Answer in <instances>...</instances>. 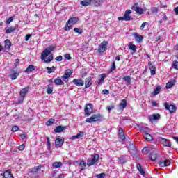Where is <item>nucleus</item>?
<instances>
[{
    "label": "nucleus",
    "instance_id": "obj_55",
    "mask_svg": "<svg viewBox=\"0 0 178 178\" xmlns=\"http://www.w3.org/2000/svg\"><path fill=\"white\" fill-rule=\"evenodd\" d=\"M63 59V57H62V56H58L56 57V60L57 62H62Z\"/></svg>",
    "mask_w": 178,
    "mask_h": 178
},
{
    "label": "nucleus",
    "instance_id": "obj_56",
    "mask_svg": "<svg viewBox=\"0 0 178 178\" xmlns=\"http://www.w3.org/2000/svg\"><path fill=\"white\" fill-rule=\"evenodd\" d=\"M23 101H24V97L19 96L18 99L19 104H23Z\"/></svg>",
    "mask_w": 178,
    "mask_h": 178
},
{
    "label": "nucleus",
    "instance_id": "obj_36",
    "mask_svg": "<svg viewBox=\"0 0 178 178\" xmlns=\"http://www.w3.org/2000/svg\"><path fill=\"white\" fill-rule=\"evenodd\" d=\"M54 169H58V168H60L62 166V162H55L53 163Z\"/></svg>",
    "mask_w": 178,
    "mask_h": 178
},
{
    "label": "nucleus",
    "instance_id": "obj_15",
    "mask_svg": "<svg viewBox=\"0 0 178 178\" xmlns=\"http://www.w3.org/2000/svg\"><path fill=\"white\" fill-rule=\"evenodd\" d=\"M149 120L150 122H154V120H159L161 119V115L159 114H152L148 116Z\"/></svg>",
    "mask_w": 178,
    "mask_h": 178
},
{
    "label": "nucleus",
    "instance_id": "obj_52",
    "mask_svg": "<svg viewBox=\"0 0 178 178\" xmlns=\"http://www.w3.org/2000/svg\"><path fill=\"white\" fill-rule=\"evenodd\" d=\"M105 176H106L105 173L103 172V173H100V174L97 175L96 177H97V178H105Z\"/></svg>",
    "mask_w": 178,
    "mask_h": 178
},
{
    "label": "nucleus",
    "instance_id": "obj_11",
    "mask_svg": "<svg viewBox=\"0 0 178 178\" xmlns=\"http://www.w3.org/2000/svg\"><path fill=\"white\" fill-rule=\"evenodd\" d=\"M63 143H65V140L57 138L55 141L56 148H60L63 145Z\"/></svg>",
    "mask_w": 178,
    "mask_h": 178
},
{
    "label": "nucleus",
    "instance_id": "obj_58",
    "mask_svg": "<svg viewBox=\"0 0 178 178\" xmlns=\"http://www.w3.org/2000/svg\"><path fill=\"white\" fill-rule=\"evenodd\" d=\"M102 94L105 95H108V94H109V90H106V89H104L102 90Z\"/></svg>",
    "mask_w": 178,
    "mask_h": 178
},
{
    "label": "nucleus",
    "instance_id": "obj_21",
    "mask_svg": "<svg viewBox=\"0 0 178 178\" xmlns=\"http://www.w3.org/2000/svg\"><path fill=\"white\" fill-rule=\"evenodd\" d=\"M136 127H139L140 131H143V134L146 133H149V128L147 127H140V125L136 124Z\"/></svg>",
    "mask_w": 178,
    "mask_h": 178
},
{
    "label": "nucleus",
    "instance_id": "obj_64",
    "mask_svg": "<svg viewBox=\"0 0 178 178\" xmlns=\"http://www.w3.org/2000/svg\"><path fill=\"white\" fill-rule=\"evenodd\" d=\"M174 12H175L176 15H178V6L174 8Z\"/></svg>",
    "mask_w": 178,
    "mask_h": 178
},
{
    "label": "nucleus",
    "instance_id": "obj_40",
    "mask_svg": "<svg viewBox=\"0 0 178 178\" xmlns=\"http://www.w3.org/2000/svg\"><path fill=\"white\" fill-rule=\"evenodd\" d=\"M129 49L131 51H134V52H136L137 51V46H136L133 44H129Z\"/></svg>",
    "mask_w": 178,
    "mask_h": 178
},
{
    "label": "nucleus",
    "instance_id": "obj_1",
    "mask_svg": "<svg viewBox=\"0 0 178 178\" xmlns=\"http://www.w3.org/2000/svg\"><path fill=\"white\" fill-rule=\"evenodd\" d=\"M54 49H55V48L52 47L46 48L41 55L42 60H44L45 63H49V62H52L54 56L51 55V52H52ZM49 55L50 56H49ZM47 56H49L48 58H46Z\"/></svg>",
    "mask_w": 178,
    "mask_h": 178
},
{
    "label": "nucleus",
    "instance_id": "obj_47",
    "mask_svg": "<svg viewBox=\"0 0 178 178\" xmlns=\"http://www.w3.org/2000/svg\"><path fill=\"white\" fill-rule=\"evenodd\" d=\"M92 3H93V5H95V6L97 8L101 5V3H99V2H98L97 0H92Z\"/></svg>",
    "mask_w": 178,
    "mask_h": 178
},
{
    "label": "nucleus",
    "instance_id": "obj_13",
    "mask_svg": "<svg viewBox=\"0 0 178 178\" xmlns=\"http://www.w3.org/2000/svg\"><path fill=\"white\" fill-rule=\"evenodd\" d=\"M149 69L151 72V75L154 76V74H156V67H155V65H154L152 63H149Z\"/></svg>",
    "mask_w": 178,
    "mask_h": 178
},
{
    "label": "nucleus",
    "instance_id": "obj_41",
    "mask_svg": "<svg viewBox=\"0 0 178 178\" xmlns=\"http://www.w3.org/2000/svg\"><path fill=\"white\" fill-rule=\"evenodd\" d=\"M173 86H175V81L172 82H168L166 84V88L167 90H169L170 88H172V87H173Z\"/></svg>",
    "mask_w": 178,
    "mask_h": 178
},
{
    "label": "nucleus",
    "instance_id": "obj_22",
    "mask_svg": "<svg viewBox=\"0 0 178 178\" xmlns=\"http://www.w3.org/2000/svg\"><path fill=\"white\" fill-rule=\"evenodd\" d=\"M67 129V127H63V126H58L55 128L54 132L55 133H62L63 130H66Z\"/></svg>",
    "mask_w": 178,
    "mask_h": 178
},
{
    "label": "nucleus",
    "instance_id": "obj_27",
    "mask_svg": "<svg viewBox=\"0 0 178 178\" xmlns=\"http://www.w3.org/2000/svg\"><path fill=\"white\" fill-rule=\"evenodd\" d=\"M101 79L99 80L98 82H95L96 86H99L102 83H104V80H105V78L106 77V75L105 74H102L100 75Z\"/></svg>",
    "mask_w": 178,
    "mask_h": 178
},
{
    "label": "nucleus",
    "instance_id": "obj_20",
    "mask_svg": "<svg viewBox=\"0 0 178 178\" xmlns=\"http://www.w3.org/2000/svg\"><path fill=\"white\" fill-rule=\"evenodd\" d=\"M29 90H30V87L27 86L23 89L21 90L20 92H19V96L20 97H26V94H27L29 92Z\"/></svg>",
    "mask_w": 178,
    "mask_h": 178
},
{
    "label": "nucleus",
    "instance_id": "obj_25",
    "mask_svg": "<svg viewBox=\"0 0 178 178\" xmlns=\"http://www.w3.org/2000/svg\"><path fill=\"white\" fill-rule=\"evenodd\" d=\"M149 132L143 134V137L147 141H152V136H151V134H149Z\"/></svg>",
    "mask_w": 178,
    "mask_h": 178
},
{
    "label": "nucleus",
    "instance_id": "obj_39",
    "mask_svg": "<svg viewBox=\"0 0 178 178\" xmlns=\"http://www.w3.org/2000/svg\"><path fill=\"white\" fill-rule=\"evenodd\" d=\"M54 92V88L52 86H50L49 85L47 86V93L49 95L52 94Z\"/></svg>",
    "mask_w": 178,
    "mask_h": 178
},
{
    "label": "nucleus",
    "instance_id": "obj_24",
    "mask_svg": "<svg viewBox=\"0 0 178 178\" xmlns=\"http://www.w3.org/2000/svg\"><path fill=\"white\" fill-rule=\"evenodd\" d=\"M35 70V67L33 65H30L25 70V73H31V72H34Z\"/></svg>",
    "mask_w": 178,
    "mask_h": 178
},
{
    "label": "nucleus",
    "instance_id": "obj_14",
    "mask_svg": "<svg viewBox=\"0 0 178 178\" xmlns=\"http://www.w3.org/2000/svg\"><path fill=\"white\" fill-rule=\"evenodd\" d=\"M159 165L161 168H165L170 165V161L169 160H161L159 162Z\"/></svg>",
    "mask_w": 178,
    "mask_h": 178
},
{
    "label": "nucleus",
    "instance_id": "obj_5",
    "mask_svg": "<svg viewBox=\"0 0 178 178\" xmlns=\"http://www.w3.org/2000/svg\"><path fill=\"white\" fill-rule=\"evenodd\" d=\"M131 13V10H127L124 14V16L118 17V20H124L125 22L131 20V17H130Z\"/></svg>",
    "mask_w": 178,
    "mask_h": 178
},
{
    "label": "nucleus",
    "instance_id": "obj_43",
    "mask_svg": "<svg viewBox=\"0 0 178 178\" xmlns=\"http://www.w3.org/2000/svg\"><path fill=\"white\" fill-rule=\"evenodd\" d=\"M18 76H19V74H17V72H15V73L10 74V77H11L12 80H16V79H17Z\"/></svg>",
    "mask_w": 178,
    "mask_h": 178
},
{
    "label": "nucleus",
    "instance_id": "obj_50",
    "mask_svg": "<svg viewBox=\"0 0 178 178\" xmlns=\"http://www.w3.org/2000/svg\"><path fill=\"white\" fill-rule=\"evenodd\" d=\"M143 154H148L149 152V147H144L142 150Z\"/></svg>",
    "mask_w": 178,
    "mask_h": 178
},
{
    "label": "nucleus",
    "instance_id": "obj_31",
    "mask_svg": "<svg viewBox=\"0 0 178 178\" xmlns=\"http://www.w3.org/2000/svg\"><path fill=\"white\" fill-rule=\"evenodd\" d=\"M84 137V132L79 131L76 136H73L72 138L74 139H79Z\"/></svg>",
    "mask_w": 178,
    "mask_h": 178
},
{
    "label": "nucleus",
    "instance_id": "obj_28",
    "mask_svg": "<svg viewBox=\"0 0 178 178\" xmlns=\"http://www.w3.org/2000/svg\"><path fill=\"white\" fill-rule=\"evenodd\" d=\"M149 157H150V159H152V161H156V158H158V154H156L155 151L150 152Z\"/></svg>",
    "mask_w": 178,
    "mask_h": 178
},
{
    "label": "nucleus",
    "instance_id": "obj_62",
    "mask_svg": "<svg viewBox=\"0 0 178 178\" xmlns=\"http://www.w3.org/2000/svg\"><path fill=\"white\" fill-rule=\"evenodd\" d=\"M113 108H114L113 105L107 106L108 111H112V109H113Z\"/></svg>",
    "mask_w": 178,
    "mask_h": 178
},
{
    "label": "nucleus",
    "instance_id": "obj_23",
    "mask_svg": "<svg viewBox=\"0 0 178 178\" xmlns=\"http://www.w3.org/2000/svg\"><path fill=\"white\" fill-rule=\"evenodd\" d=\"M91 3H92V0H84L80 2L82 6H90Z\"/></svg>",
    "mask_w": 178,
    "mask_h": 178
},
{
    "label": "nucleus",
    "instance_id": "obj_19",
    "mask_svg": "<svg viewBox=\"0 0 178 178\" xmlns=\"http://www.w3.org/2000/svg\"><path fill=\"white\" fill-rule=\"evenodd\" d=\"M72 83L77 86H84V81L83 79H74Z\"/></svg>",
    "mask_w": 178,
    "mask_h": 178
},
{
    "label": "nucleus",
    "instance_id": "obj_38",
    "mask_svg": "<svg viewBox=\"0 0 178 178\" xmlns=\"http://www.w3.org/2000/svg\"><path fill=\"white\" fill-rule=\"evenodd\" d=\"M32 171L35 173H41V166H36L32 169Z\"/></svg>",
    "mask_w": 178,
    "mask_h": 178
},
{
    "label": "nucleus",
    "instance_id": "obj_32",
    "mask_svg": "<svg viewBox=\"0 0 178 178\" xmlns=\"http://www.w3.org/2000/svg\"><path fill=\"white\" fill-rule=\"evenodd\" d=\"M54 83L56 86H63V81L61 79L57 78L54 80Z\"/></svg>",
    "mask_w": 178,
    "mask_h": 178
},
{
    "label": "nucleus",
    "instance_id": "obj_8",
    "mask_svg": "<svg viewBox=\"0 0 178 178\" xmlns=\"http://www.w3.org/2000/svg\"><path fill=\"white\" fill-rule=\"evenodd\" d=\"M164 106L167 111H169L170 113H173L176 111V106L173 104L169 105V103L165 102Z\"/></svg>",
    "mask_w": 178,
    "mask_h": 178
},
{
    "label": "nucleus",
    "instance_id": "obj_44",
    "mask_svg": "<svg viewBox=\"0 0 178 178\" xmlns=\"http://www.w3.org/2000/svg\"><path fill=\"white\" fill-rule=\"evenodd\" d=\"M15 31V27H10L8 28L6 31V33L7 34H10V33H13V31Z\"/></svg>",
    "mask_w": 178,
    "mask_h": 178
},
{
    "label": "nucleus",
    "instance_id": "obj_60",
    "mask_svg": "<svg viewBox=\"0 0 178 178\" xmlns=\"http://www.w3.org/2000/svg\"><path fill=\"white\" fill-rule=\"evenodd\" d=\"M31 34H27L25 36V41H29V40H30V38L31 37Z\"/></svg>",
    "mask_w": 178,
    "mask_h": 178
},
{
    "label": "nucleus",
    "instance_id": "obj_37",
    "mask_svg": "<svg viewBox=\"0 0 178 178\" xmlns=\"http://www.w3.org/2000/svg\"><path fill=\"white\" fill-rule=\"evenodd\" d=\"M123 79L124 80V81L126 82V84L127 86H129V84H131V79L130 78V76H124L123 78Z\"/></svg>",
    "mask_w": 178,
    "mask_h": 178
},
{
    "label": "nucleus",
    "instance_id": "obj_16",
    "mask_svg": "<svg viewBox=\"0 0 178 178\" xmlns=\"http://www.w3.org/2000/svg\"><path fill=\"white\" fill-rule=\"evenodd\" d=\"M133 35L136 42H138V44H140V42H143V35H138V33H134Z\"/></svg>",
    "mask_w": 178,
    "mask_h": 178
},
{
    "label": "nucleus",
    "instance_id": "obj_4",
    "mask_svg": "<svg viewBox=\"0 0 178 178\" xmlns=\"http://www.w3.org/2000/svg\"><path fill=\"white\" fill-rule=\"evenodd\" d=\"M108 41L102 42L98 47L97 52H99V54H104L105 51H106V47H108Z\"/></svg>",
    "mask_w": 178,
    "mask_h": 178
},
{
    "label": "nucleus",
    "instance_id": "obj_26",
    "mask_svg": "<svg viewBox=\"0 0 178 178\" xmlns=\"http://www.w3.org/2000/svg\"><path fill=\"white\" fill-rule=\"evenodd\" d=\"M119 106H120V109H124V108L127 106V101L124 99H122Z\"/></svg>",
    "mask_w": 178,
    "mask_h": 178
},
{
    "label": "nucleus",
    "instance_id": "obj_17",
    "mask_svg": "<svg viewBox=\"0 0 178 178\" xmlns=\"http://www.w3.org/2000/svg\"><path fill=\"white\" fill-rule=\"evenodd\" d=\"M10 47H12V43L10 42V40L8 39H6L4 41V48L6 51H10Z\"/></svg>",
    "mask_w": 178,
    "mask_h": 178
},
{
    "label": "nucleus",
    "instance_id": "obj_6",
    "mask_svg": "<svg viewBox=\"0 0 178 178\" xmlns=\"http://www.w3.org/2000/svg\"><path fill=\"white\" fill-rule=\"evenodd\" d=\"M99 160V155H98L97 154H95L93 155V157L91 160H89L87 162V165L88 166H92V165H95V163H97V162H98V161Z\"/></svg>",
    "mask_w": 178,
    "mask_h": 178
},
{
    "label": "nucleus",
    "instance_id": "obj_3",
    "mask_svg": "<svg viewBox=\"0 0 178 178\" xmlns=\"http://www.w3.org/2000/svg\"><path fill=\"white\" fill-rule=\"evenodd\" d=\"M102 118L101 114H95L90 118H86V123H95V122H99Z\"/></svg>",
    "mask_w": 178,
    "mask_h": 178
},
{
    "label": "nucleus",
    "instance_id": "obj_2",
    "mask_svg": "<svg viewBox=\"0 0 178 178\" xmlns=\"http://www.w3.org/2000/svg\"><path fill=\"white\" fill-rule=\"evenodd\" d=\"M79 22V17H72L69 19V20L67 22L66 25H65V30L66 31L70 30L72 27H73V25L76 24Z\"/></svg>",
    "mask_w": 178,
    "mask_h": 178
},
{
    "label": "nucleus",
    "instance_id": "obj_49",
    "mask_svg": "<svg viewBox=\"0 0 178 178\" xmlns=\"http://www.w3.org/2000/svg\"><path fill=\"white\" fill-rule=\"evenodd\" d=\"M172 67H173V69H176L177 70H178V62L177 61H174L172 63Z\"/></svg>",
    "mask_w": 178,
    "mask_h": 178
},
{
    "label": "nucleus",
    "instance_id": "obj_48",
    "mask_svg": "<svg viewBox=\"0 0 178 178\" xmlns=\"http://www.w3.org/2000/svg\"><path fill=\"white\" fill-rule=\"evenodd\" d=\"M159 11V10L156 7H153L152 8V12L154 13V15H156Z\"/></svg>",
    "mask_w": 178,
    "mask_h": 178
},
{
    "label": "nucleus",
    "instance_id": "obj_7",
    "mask_svg": "<svg viewBox=\"0 0 178 178\" xmlns=\"http://www.w3.org/2000/svg\"><path fill=\"white\" fill-rule=\"evenodd\" d=\"M72 76V70L70 69H67L65 71V73L64 75L61 76V79L63 81H65V83H67L69 81V78Z\"/></svg>",
    "mask_w": 178,
    "mask_h": 178
},
{
    "label": "nucleus",
    "instance_id": "obj_63",
    "mask_svg": "<svg viewBox=\"0 0 178 178\" xmlns=\"http://www.w3.org/2000/svg\"><path fill=\"white\" fill-rule=\"evenodd\" d=\"M65 59H68V60L72 59V57H70V54H65Z\"/></svg>",
    "mask_w": 178,
    "mask_h": 178
},
{
    "label": "nucleus",
    "instance_id": "obj_59",
    "mask_svg": "<svg viewBox=\"0 0 178 178\" xmlns=\"http://www.w3.org/2000/svg\"><path fill=\"white\" fill-rule=\"evenodd\" d=\"M12 22H13V17H10L7 19V24H10V23H12Z\"/></svg>",
    "mask_w": 178,
    "mask_h": 178
},
{
    "label": "nucleus",
    "instance_id": "obj_54",
    "mask_svg": "<svg viewBox=\"0 0 178 178\" xmlns=\"http://www.w3.org/2000/svg\"><path fill=\"white\" fill-rule=\"evenodd\" d=\"M12 131H13L14 133L16 131H19V127L13 126L12 128Z\"/></svg>",
    "mask_w": 178,
    "mask_h": 178
},
{
    "label": "nucleus",
    "instance_id": "obj_51",
    "mask_svg": "<svg viewBox=\"0 0 178 178\" xmlns=\"http://www.w3.org/2000/svg\"><path fill=\"white\" fill-rule=\"evenodd\" d=\"M113 70H116V65L115 64V62L113 63L110 72H113Z\"/></svg>",
    "mask_w": 178,
    "mask_h": 178
},
{
    "label": "nucleus",
    "instance_id": "obj_46",
    "mask_svg": "<svg viewBox=\"0 0 178 178\" xmlns=\"http://www.w3.org/2000/svg\"><path fill=\"white\" fill-rule=\"evenodd\" d=\"M74 31L75 33H77L78 34H81L83 33V30L79 28H74Z\"/></svg>",
    "mask_w": 178,
    "mask_h": 178
},
{
    "label": "nucleus",
    "instance_id": "obj_57",
    "mask_svg": "<svg viewBox=\"0 0 178 178\" xmlns=\"http://www.w3.org/2000/svg\"><path fill=\"white\" fill-rule=\"evenodd\" d=\"M147 24H148V23L143 22L140 26V30H144V28L145 27V26H147Z\"/></svg>",
    "mask_w": 178,
    "mask_h": 178
},
{
    "label": "nucleus",
    "instance_id": "obj_30",
    "mask_svg": "<svg viewBox=\"0 0 178 178\" xmlns=\"http://www.w3.org/2000/svg\"><path fill=\"white\" fill-rule=\"evenodd\" d=\"M161 90H162V86H157L154 89V91L153 92L154 97H155V95H158V94H159V92H161Z\"/></svg>",
    "mask_w": 178,
    "mask_h": 178
},
{
    "label": "nucleus",
    "instance_id": "obj_34",
    "mask_svg": "<svg viewBox=\"0 0 178 178\" xmlns=\"http://www.w3.org/2000/svg\"><path fill=\"white\" fill-rule=\"evenodd\" d=\"M86 162H84V161H81V162L79 163V168H80V169H81V172H83V170H84V169H86Z\"/></svg>",
    "mask_w": 178,
    "mask_h": 178
},
{
    "label": "nucleus",
    "instance_id": "obj_42",
    "mask_svg": "<svg viewBox=\"0 0 178 178\" xmlns=\"http://www.w3.org/2000/svg\"><path fill=\"white\" fill-rule=\"evenodd\" d=\"M47 70V73H49V74H50V73H54V72H55V67H46Z\"/></svg>",
    "mask_w": 178,
    "mask_h": 178
},
{
    "label": "nucleus",
    "instance_id": "obj_53",
    "mask_svg": "<svg viewBox=\"0 0 178 178\" xmlns=\"http://www.w3.org/2000/svg\"><path fill=\"white\" fill-rule=\"evenodd\" d=\"M24 148H26V145L22 144V145H21L19 146L18 149H19V151H24Z\"/></svg>",
    "mask_w": 178,
    "mask_h": 178
},
{
    "label": "nucleus",
    "instance_id": "obj_45",
    "mask_svg": "<svg viewBox=\"0 0 178 178\" xmlns=\"http://www.w3.org/2000/svg\"><path fill=\"white\" fill-rule=\"evenodd\" d=\"M54 122H55V120H54V119H52V118H50V119L49 120V121H47V122H46V124H47V126H51V125H52V124L54 123Z\"/></svg>",
    "mask_w": 178,
    "mask_h": 178
},
{
    "label": "nucleus",
    "instance_id": "obj_61",
    "mask_svg": "<svg viewBox=\"0 0 178 178\" xmlns=\"http://www.w3.org/2000/svg\"><path fill=\"white\" fill-rule=\"evenodd\" d=\"M156 148V146H151L150 147H149V152H151V151H154V149H155Z\"/></svg>",
    "mask_w": 178,
    "mask_h": 178
},
{
    "label": "nucleus",
    "instance_id": "obj_12",
    "mask_svg": "<svg viewBox=\"0 0 178 178\" xmlns=\"http://www.w3.org/2000/svg\"><path fill=\"white\" fill-rule=\"evenodd\" d=\"M92 86V77L88 76L85 79V88H88Z\"/></svg>",
    "mask_w": 178,
    "mask_h": 178
},
{
    "label": "nucleus",
    "instance_id": "obj_35",
    "mask_svg": "<svg viewBox=\"0 0 178 178\" xmlns=\"http://www.w3.org/2000/svg\"><path fill=\"white\" fill-rule=\"evenodd\" d=\"M137 169L140 175H145V172H144V169H143L140 164H137Z\"/></svg>",
    "mask_w": 178,
    "mask_h": 178
},
{
    "label": "nucleus",
    "instance_id": "obj_29",
    "mask_svg": "<svg viewBox=\"0 0 178 178\" xmlns=\"http://www.w3.org/2000/svg\"><path fill=\"white\" fill-rule=\"evenodd\" d=\"M119 136L122 141L126 140V136H124V133L123 132V129L122 128L119 129Z\"/></svg>",
    "mask_w": 178,
    "mask_h": 178
},
{
    "label": "nucleus",
    "instance_id": "obj_33",
    "mask_svg": "<svg viewBox=\"0 0 178 178\" xmlns=\"http://www.w3.org/2000/svg\"><path fill=\"white\" fill-rule=\"evenodd\" d=\"M118 161L120 163H121L122 165L126 163V156H121L120 157L118 158Z\"/></svg>",
    "mask_w": 178,
    "mask_h": 178
},
{
    "label": "nucleus",
    "instance_id": "obj_18",
    "mask_svg": "<svg viewBox=\"0 0 178 178\" xmlns=\"http://www.w3.org/2000/svg\"><path fill=\"white\" fill-rule=\"evenodd\" d=\"M160 141L161 144L164 145V147H172V143H170V141H169L168 140L161 138L160 139Z\"/></svg>",
    "mask_w": 178,
    "mask_h": 178
},
{
    "label": "nucleus",
    "instance_id": "obj_10",
    "mask_svg": "<svg viewBox=\"0 0 178 178\" xmlns=\"http://www.w3.org/2000/svg\"><path fill=\"white\" fill-rule=\"evenodd\" d=\"M131 9L134 10L138 15H143L144 13V9L140 7L137 6V4H135Z\"/></svg>",
    "mask_w": 178,
    "mask_h": 178
},
{
    "label": "nucleus",
    "instance_id": "obj_9",
    "mask_svg": "<svg viewBox=\"0 0 178 178\" xmlns=\"http://www.w3.org/2000/svg\"><path fill=\"white\" fill-rule=\"evenodd\" d=\"M92 112H93L92 104H87L85 108V116H90V115H91Z\"/></svg>",
    "mask_w": 178,
    "mask_h": 178
}]
</instances>
